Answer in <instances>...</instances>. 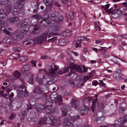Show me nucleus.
I'll list each match as a JSON object with an SVG mask.
<instances>
[{
  "label": "nucleus",
  "mask_w": 127,
  "mask_h": 127,
  "mask_svg": "<svg viewBox=\"0 0 127 127\" xmlns=\"http://www.w3.org/2000/svg\"><path fill=\"white\" fill-rule=\"evenodd\" d=\"M19 30L18 31V32H16V34L15 35H12L11 37L7 39L6 43L8 44H14L17 42V41L21 40L23 37V36L22 34H20L19 32Z\"/></svg>",
  "instance_id": "1"
},
{
  "label": "nucleus",
  "mask_w": 127,
  "mask_h": 127,
  "mask_svg": "<svg viewBox=\"0 0 127 127\" xmlns=\"http://www.w3.org/2000/svg\"><path fill=\"white\" fill-rule=\"evenodd\" d=\"M82 65H78L77 64H74L70 66V68L71 69V72H70V74L71 73L73 72V73H74L75 71H74V69H75L77 71L79 72H82L83 70L81 68Z\"/></svg>",
  "instance_id": "2"
},
{
  "label": "nucleus",
  "mask_w": 127,
  "mask_h": 127,
  "mask_svg": "<svg viewBox=\"0 0 127 127\" xmlns=\"http://www.w3.org/2000/svg\"><path fill=\"white\" fill-rule=\"evenodd\" d=\"M30 67L31 66L30 65L26 64L24 65L22 69L23 74L26 78H28Z\"/></svg>",
  "instance_id": "3"
},
{
  "label": "nucleus",
  "mask_w": 127,
  "mask_h": 127,
  "mask_svg": "<svg viewBox=\"0 0 127 127\" xmlns=\"http://www.w3.org/2000/svg\"><path fill=\"white\" fill-rule=\"evenodd\" d=\"M45 76L43 73L40 74L36 76L35 81L37 82L39 85H41L43 83V79L44 78Z\"/></svg>",
  "instance_id": "4"
},
{
  "label": "nucleus",
  "mask_w": 127,
  "mask_h": 127,
  "mask_svg": "<svg viewBox=\"0 0 127 127\" xmlns=\"http://www.w3.org/2000/svg\"><path fill=\"white\" fill-rule=\"evenodd\" d=\"M106 11L109 12L108 13L109 14H112V16L115 14H117L118 15H120L122 14L121 10L119 9H115L112 10V8H111L107 10Z\"/></svg>",
  "instance_id": "5"
},
{
  "label": "nucleus",
  "mask_w": 127,
  "mask_h": 127,
  "mask_svg": "<svg viewBox=\"0 0 127 127\" xmlns=\"http://www.w3.org/2000/svg\"><path fill=\"white\" fill-rule=\"evenodd\" d=\"M70 104L73 107H74L75 109H78L79 105V101L74 98H72L71 99Z\"/></svg>",
  "instance_id": "6"
},
{
  "label": "nucleus",
  "mask_w": 127,
  "mask_h": 127,
  "mask_svg": "<svg viewBox=\"0 0 127 127\" xmlns=\"http://www.w3.org/2000/svg\"><path fill=\"white\" fill-rule=\"evenodd\" d=\"M66 40L65 38H61L59 40H57L56 43L57 45L60 46H64L66 44Z\"/></svg>",
  "instance_id": "7"
},
{
  "label": "nucleus",
  "mask_w": 127,
  "mask_h": 127,
  "mask_svg": "<svg viewBox=\"0 0 127 127\" xmlns=\"http://www.w3.org/2000/svg\"><path fill=\"white\" fill-rule=\"evenodd\" d=\"M74 73L73 72L70 73L71 74L69 76L70 78L73 80L74 79L75 80L81 81V79L80 76L76 74H74Z\"/></svg>",
  "instance_id": "8"
},
{
  "label": "nucleus",
  "mask_w": 127,
  "mask_h": 127,
  "mask_svg": "<svg viewBox=\"0 0 127 127\" xmlns=\"http://www.w3.org/2000/svg\"><path fill=\"white\" fill-rule=\"evenodd\" d=\"M98 101H97V99H94L92 105L91 107V109L93 112H94L96 107H98Z\"/></svg>",
  "instance_id": "9"
},
{
  "label": "nucleus",
  "mask_w": 127,
  "mask_h": 127,
  "mask_svg": "<svg viewBox=\"0 0 127 127\" xmlns=\"http://www.w3.org/2000/svg\"><path fill=\"white\" fill-rule=\"evenodd\" d=\"M20 76V73L18 71H15L13 73V76H11L12 80H15L19 78Z\"/></svg>",
  "instance_id": "10"
},
{
  "label": "nucleus",
  "mask_w": 127,
  "mask_h": 127,
  "mask_svg": "<svg viewBox=\"0 0 127 127\" xmlns=\"http://www.w3.org/2000/svg\"><path fill=\"white\" fill-rule=\"evenodd\" d=\"M33 40L29 38L25 39L23 42V44L24 45H34Z\"/></svg>",
  "instance_id": "11"
},
{
  "label": "nucleus",
  "mask_w": 127,
  "mask_h": 127,
  "mask_svg": "<svg viewBox=\"0 0 127 127\" xmlns=\"http://www.w3.org/2000/svg\"><path fill=\"white\" fill-rule=\"evenodd\" d=\"M83 40L82 39L80 38L79 37L77 39V41L74 40L73 41V44L75 46L76 48H78L79 47H80L81 43L80 41Z\"/></svg>",
  "instance_id": "12"
},
{
  "label": "nucleus",
  "mask_w": 127,
  "mask_h": 127,
  "mask_svg": "<svg viewBox=\"0 0 127 127\" xmlns=\"http://www.w3.org/2000/svg\"><path fill=\"white\" fill-rule=\"evenodd\" d=\"M33 91L34 93L39 95L42 94L44 92L43 91L41 90L40 87L39 86L35 88Z\"/></svg>",
  "instance_id": "13"
},
{
  "label": "nucleus",
  "mask_w": 127,
  "mask_h": 127,
  "mask_svg": "<svg viewBox=\"0 0 127 127\" xmlns=\"http://www.w3.org/2000/svg\"><path fill=\"white\" fill-rule=\"evenodd\" d=\"M33 40L34 44H41L42 42L40 36L35 37Z\"/></svg>",
  "instance_id": "14"
},
{
  "label": "nucleus",
  "mask_w": 127,
  "mask_h": 127,
  "mask_svg": "<svg viewBox=\"0 0 127 127\" xmlns=\"http://www.w3.org/2000/svg\"><path fill=\"white\" fill-rule=\"evenodd\" d=\"M68 16H69L70 20L71 21L73 20L74 17L73 13L70 11H68L67 14H66V17L67 18V20L68 19Z\"/></svg>",
  "instance_id": "15"
},
{
  "label": "nucleus",
  "mask_w": 127,
  "mask_h": 127,
  "mask_svg": "<svg viewBox=\"0 0 127 127\" xmlns=\"http://www.w3.org/2000/svg\"><path fill=\"white\" fill-rule=\"evenodd\" d=\"M45 109H46V107L44 106L42 103L39 105L38 107L36 108V109L37 110V111L38 112L41 110H44Z\"/></svg>",
  "instance_id": "16"
},
{
  "label": "nucleus",
  "mask_w": 127,
  "mask_h": 127,
  "mask_svg": "<svg viewBox=\"0 0 127 127\" xmlns=\"http://www.w3.org/2000/svg\"><path fill=\"white\" fill-rule=\"evenodd\" d=\"M50 98L52 100H56L57 95L55 92H53L50 95Z\"/></svg>",
  "instance_id": "17"
},
{
  "label": "nucleus",
  "mask_w": 127,
  "mask_h": 127,
  "mask_svg": "<svg viewBox=\"0 0 127 127\" xmlns=\"http://www.w3.org/2000/svg\"><path fill=\"white\" fill-rule=\"evenodd\" d=\"M94 73L95 72H92L89 73V75L85 76L84 77V80H83L84 82H86L89 79L92 77Z\"/></svg>",
  "instance_id": "18"
},
{
  "label": "nucleus",
  "mask_w": 127,
  "mask_h": 127,
  "mask_svg": "<svg viewBox=\"0 0 127 127\" xmlns=\"http://www.w3.org/2000/svg\"><path fill=\"white\" fill-rule=\"evenodd\" d=\"M69 69L68 68H64L58 71V74L60 75L63 73L67 72L69 71Z\"/></svg>",
  "instance_id": "19"
},
{
  "label": "nucleus",
  "mask_w": 127,
  "mask_h": 127,
  "mask_svg": "<svg viewBox=\"0 0 127 127\" xmlns=\"http://www.w3.org/2000/svg\"><path fill=\"white\" fill-rule=\"evenodd\" d=\"M6 16V13H5L4 10L1 9L0 10V18L2 19L5 17Z\"/></svg>",
  "instance_id": "20"
},
{
  "label": "nucleus",
  "mask_w": 127,
  "mask_h": 127,
  "mask_svg": "<svg viewBox=\"0 0 127 127\" xmlns=\"http://www.w3.org/2000/svg\"><path fill=\"white\" fill-rule=\"evenodd\" d=\"M32 18L35 19L37 20H40L42 18L41 16L37 14L32 15Z\"/></svg>",
  "instance_id": "21"
},
{
  "label": "nucleus",
  "mask_w": 127,
  "mask_h": 127,
  "mask_svg": "<svg viewBox=\"0 0 127 127\" xmlns=\"http://www.w3.org/2000/svg\"><path fill=\"white\" fill-rule=\"evenodd\" d=\"M47 34L46 33H44L41 34L40 36L43 42V41H46L47 40Z\"/></svg>",
  "instance_id": "22"
},
{
  "label": "nucleus",
  "mask_w": 127,
  "mask_h": 127,
  "mask_svg": "<svg viewBox=\"0 0 127 127\" xmlns=\"http://www.w3.org/2000/svg\"><path fill=\"white\" fill-rule=\"evenodd\" d=\"M61 109L63 115V116H66V109L65 107L64 106H62L61 108Z\"/></svg>",
  "instance_id": "23"
},
{
  "label": "nucleus",
  "mask_w": 127,
  "mask_h": 127,
  "mask_svg": "<svg viewBox=\"0 0 127 127\" xmlns=\"http://www.w3.org/2000/svg\"><path fill=\"white\" fill-rule=\"evenodd\" d=\"M64 122L67 126H70L71 124L70 120L68 119H65L64 120Z\"/></svg>",
  "instance_id": "24"
},
{
  "label": "nucleus",
  "mask_w": 127,
  "mask_h": 127,
  "mask_svg": "<svg viewBox=\"0 0 127 127\" xmlns=\"http://www.w3.org/2000/svg\"><path fill=\"white\" fill-rule=\"evenodd\" d=\"M56 17L55 14L54 13H52L51 16V18L52 19V23L54 24H55V23H54V22L56 19Z\"/></svg>",
  "instance_id": "25"
},
{
  "label": "nucleus",
  "mask_w": 127,
  "mask_h": 127,
  "mask_svg": "<svg viewBox=\"0 0 127 127\" xmlns=\"http://www.w3.org/2000/svg\"><path fill=\"white\" fill-rule=\"evenodd\" d=\"M63 17L62 16H60L58 19H57L56 18V19L54 23H55L56 24L57 23H59L61 22L63 20Z\"/></svg>",
  "instance_id": "26"
},
{
  "label": "nucleus",
  "mask_w": 127,
  "mask_h": 127,
  "mask_svg": "<svg viewBox=\"0 0 127 127\" xmlns=\"http://www.w3.org/2000/svg\"><path fill=\"white\" fill-rule=\"evenodd\" d=\"M79 109L81 110L80 111V113L82 115H86L87 113V112L86 110L84 109H83V108L82 107H78Z\"/></svg>",
  "instance_id": "27"
},
{
  "label": "nucleus",
  "mask_w": 127,
  "mask_h": 127,
  "mask_svg": "<svg viewBox=\"0 0 127 127\" xmlns=\"http://www.w3.org/2000/svg\"><path fill=\"white\" fill-rule=\"evenodd\" d=\"M82 101L83 104L85 106L87 107L89 105V102L88 101V100L85 98L83 99Z\"/></svg>",
  "instance_id": "28"
},
{
  "label": "nucleus",
  "mask_w": 127,
  "mask_h": 127,
  "mask_svg": "<svg viewBox=\"0 0 127 127\" xmlns=\"http://www.w3.org/2000/svg\"><path fill=\"white\" fill-rule=\"evenodd\" d=\"M45 100H46L45 102V104L47 106L49 107L50 105H52V102L48 100V99H45Z\"/></svg>",
  "instance_id": "29"
},
{
  "label": "nucleus",
  "mask_w": 127,
  "mask_h": 127,
  "mask_svg": "<svg viewBox=\"0 0 127 127\" xmlns=\"http://www.w3.org/2000/svg\"><path fill=\"white\" fill-rule=\"evenodd\" d=\"M20 80L22 82L23 84H22L20 86V88L23 89H25V90H26V87L25 86V84L24 83V81L23 80L20 79Z\"/></svg>",
  "instance_id": "30"
},
{
  "label": "nucleus",
  "mask_w": 127,
  "mask_h": 127,
  "mask_svg": "<svg viewBox=\"0 0 127 127\" xmlns=\"http://www.w3.org/2000/svg\"><path fill=\"white\" fill-rule=\"evenodd\" d=\"M80 118V116L78 115L72 116L71 117V119L72 121H75L77 120Z\"/></svg>",
  "instance_id": "31"
},
{
  "label": "nucleus",
  "mask_w": 127,
  "mask_h": 127,
  "mask_svg": "<svg viewBox=\"0 0 127 127\" xmlns=\"http://www.w3.org/2000/svg\"><path fill=\"white\" fill-rule=\"evenodd\" d=\"M8 0H0V3L2 5H6L8 2Z\"/></svg>",
  "instance_id": "32"
},
{
  "label": "nucleus",
  "mask_w": 127,
  "mask_h": 127,
  "mask_svg": "<svg viewBox=\"0 0 127 127\" xmlns=\"http://www.w3.org/2000/svg\"><path fill=\"white\" fill-rule=\"evenodd\" d=\"M19 19L17 17H15L13 18H11L9 20L11 22L13 23L15 21H18Z\"/></svg>",
  "instance_id": "33"
},
{
  "label": "nucleus",
  "mask_w": 127,
  "mask_h": 127,
  "mask_svg": "<svg viewBox=\"0 0 127 127\" xmlns=\"http://www.w3.org/2000/svg\"><path fill=\"white\" fill-rule=\"evenodd\" d=\"M28 58L27 56H23L19 58V60L22 62H24Z\"/></svg>",
  "instance_id": "34"
},
{
  "label": "nucleus",
  "mask_w": 127,
  "mask_h": 127,
  "mask_svg": "<svg viewBox=\"0 0 127 127\" xmlns=\"http://www.w3.org/2000/svg\"><path fill=\"white\" fill-rule=\"evenodd\" d=\"M56 73L54 71L53 68H51L49 69V74L51 76L55 74Z\"/></svg>",
  "instance_id": "35"
},
{
  "label": "nucleus",
  "mask_w": 127,
  "mask_h": 127,
  "mask_svg": "<svg viewBox=\"0 0 127 127\" xmlns=\"http://www.w3.org/2000/svg\"><path fill=\"white\" fill-rule=\"evenodd\" d=\"M45 119L44 118H42L40 121L39 123V125H42L44 124L45 123Z\"/></svg>",
  "instance_id": "36"
},
{
  "label": "nucleus",
  "mask_w": 127,
  "mask_h": 127,
  "mask_svg": "<svg viewBox=\"0 0 127 127\" xmlns=\"http://www.w3.org/2000/svg\"><path fill=\"white\" fill-rule=\"evenodd\" d=\"M93 118H94V120L95 121L97 122L98 120H99L100 118H98L97 117V116L96 113H95L94 114L93 116Z\"/></svg>",
  "instance_id": "37"
},
{
  "label": "nucleus",
  "mask_w": 127,
  "mask_h": 127,
  "mask_svg": "<svg viewBox=\"0 0 127 127\" xmlns=\"http://www.w3.org/2000/svg\"><path fill=\"white\" fill-rule=\"evenodd\" d=\"M11 6L7 5L5 7V9L7 13H9L11 10Z\"/></svg>",
  "instance_id": "38"
},
{
  "label": "nucleus",
  "mask_w": 127,
  "mask_h": 127,
  "mask_svg": "<svg viewBox=\"0 0 127 127\" xmlns=\"http://www.w3.org/2000/svg\"><path fill=\"white\" fill-rule=\"evenodd\" d=\"M60 28V27L59 26H56L54 27L53 29V31L56 32L59 30Z\"/></svg>",
  "instance_id": "39"
},
{
  "label": "nucleus",
  "mask_w": 127,
  "mask_h": 127,
  "mask_svg": "<svg viewBox=\"0 0 127 127\" xmlns=\"http://www.w3.org/2000/svg\"><path fill=\"white\" fill-rule=\"evenodd\" d=\"M21 26L22 27H24V28L28 27V23L26 22H24L22 24Z\"/></svg>",
  "instance_id": "40"
},
{
  "label": "nucleus",
  "mask_w": 127,
  "mask_h": 127,
  "mask_svg": "<svg viewBox=\"0 0 127 127\" xmlns=\"http://www.w3.org/2000/svg\"><path fill=\"white\" fill-rule=\"evenodd\" d=\"M58 34L56 33H54L53 32H51L49 33L48 34V36L49 37H50L51 36H54L57 35H58Z\"/></svg>",
  "instance_id": "41"
},
{
  "label": "nucleus",
  "mask_w": 127,
  "mask_h": 127,
  "mask_svg": "<svg viewBox=\"0 0 127 127\" xmlns=\"http://www.w3.org/2000/svg\"><path fill=\"white\" fill-rule=\"evenodd\" d=\"M62 33L63 35L65 36H66L67 35H68L69 33V31L68 30H66L65 31H64Z\"/></svg>",
  "instance_id": "42"
},
{
  "label": "nucleus",
  "mask_w": 127,
  "mask_h": 127,
  "mask_svg": "<svg viewBox=\"0 0 127 127\" xmlns=\"http://www.w3.org/2000/svg\"><path fill=\"white\" fill-rule=\"evenodd\" d=\"M124 118V117H120V119L118 120L119 123L120 124L121 123H122L123 122H124L125 121V120H123Z\"/></svg>",
  "instance_id": "43"
},
{
  "label": "nucleus",
  "mask_w": 127,
  "mask_h": 127,
  "mask_svg": "<svg viewBox=\"0 0 127 127\" xmlns=\"http://www.w3.org/2000/svg\"><path fill=\"white\" fill-rule=\"evenodd\" d=\"M57 37H53L51 38V39H48L47 41L49 42H54V41L56 39H57Z\"/></svg>",
  "instance_id": "44"
},
{
  "label": "nucleus",
  "mask_w": 127,
  "mask_h": 127,
  "mask_svg": "<svg viewBox=\"0 0 127 127\" xmlns=\"http://www.w3.org/2000/svg\"><path fill=\"white\" fill-rule=\"evenodd\" d=\"M23 92V90H20L18 92L17 96L19 97H21L22 95V93Z\"/></svg>",
  "instance_id": "45"
},
{
  "label": "nucleus",
  "mask_w": 127,
  "mask_h": 127,
  "mask_svg": "<svg viewBox=\"0 0 127 127\" xmlns=\"http://www.w3.org/2000/svg\"><path fill=\"white\" fill-rule=\"evenodd\" d=\"M24 96L27 97L29 95V93L26 90L24 91Z\"/></svg>",
  "instance_id": "46"
},
{
  "label": "nucleus",
  "mask_w": 127,
  "mask_h": 127,
  "mask_svg": "<svg viewBox=\"0 0 127 127\" xmlns=\"http://www.w3.org/2000/svg\"><path fill=\"white\" fill-rule=\"evenodd\" d=\"M63 101L62 97L60 95H58L56 101Z\"/></svg>",
  "instance_id": "47"
},
{
  "label": "nucleus",
  "mask_w": 127,
  "mask_h": 127,
  "mask_svg": "<svg viewBox=\"0 0 127 127\" xmlns=\"http://www.w3.org/2000/svg\"><path fill=\"white\" fill-rule=\"evenodd\" d=\"M69 82L70 84L72 87H74L75 85V83L74 81L72 80H69Z\"/></svg>",
  "instance_id": "48"
},
{
  "label": "nucleus",
  "mask_w": 127,
  "mask_h": 127,
  "mask_svg": "<svg viewBox=\"0 0 127 127\" xmlns=\"http://www.w3.org/2000/svg\"><path fill=\"white\" fill-rule=\"evenodd\" d=\"M98 107L100 109H102L103 108L104 106L103 103H101L100 105H99V103H98V105H97Z\"/></svg>",
  "instance_id": "49"
},
{
  "label": "nucleus",
  "mask_w": 127,
  "mask_h": 127,
  "mask_svg": "<svg viewBox=\"0 0 127 127\" xmlns=\"http://www.w3.org/2000/svg\"><path fill=\"white\" fill-rule=\"evenodd\" d=\"M80 81H78L77 82V84L76 85V86L78 87H80L81 86L83 85V84L82 83H80Z\"/></svg>",
  "instance_id": "50"
},
{
  "label": "nucleus",
  "mask_w": 127,
  "mask_h": 127,
  "mask_svg": "<svg viewBox=\"0 0 127 127\" xmlns=\"http://www.w3.org/2000/svg\"><path fill=\"white\" fill-rule=\"evenodd\" d=\"M43 1L45 4L47 6L50 4L48 0H43Z\"/></svg>",
  "instance_id": "51"
},
{
  "label": "nucleus",
  "mask_w": 127,
  "mask_h": 127,
  "mask_svg": "<svg viewBox=\"0 0 127 127\" xmlns=\"http://www.w3.org/2000/svg\"><path fill=\"white\" fill-rule=\"evenodd\" d=\"M109 4H107L104 6H102V7L105 10L108 8L109 7Z\"/></svg>",
  "instance_id": "52"
},
{
  "label": "nucleus",
  "mask_w": 127,
  "mask_h": 127,
  "mask_svg": "<svg viewBox=\"0 0 127 127\" xmlns=\"http://www.w3.org/2000/svg\"><path fill=\"white\" fill-rule=\"evenodd\" d=\"M29 102L32 105L33 103H35V99L32 98H31L29 100Z\"/></svg>",
  "instance_id": "53"
},
{
  "label": "nucleus",
  "mask_w": 127,
  "mask_h": 127,
  "mask_svg": "<svg viewBox=\"0 0 127 127\" xmlns=\"http://www.w3.org/2000/svg\"><path fill=\"white\" fill-rule=\"evenodd\" d=\"M15 115L14 113H12L9 117V119L10 120H12L13 117H15Z\"/></svg>",
  "instance_id": "54"
},
{
  "label": "nucleus",
  "mask_w": 127,
  "mask_h": 127,
  "mask_svg": "<svg viewBox=\"0 0 127 127\" xmlns=\"http://www.w3.org/2000/svg\"><path fill=\"white\" fill-rule=\"evenodd\" d=\"M54 4L55 5L58 7H59L61 6V5L59 3L56 1L54 2Z\"/></svg>",
  "instance_id": "55"
},
{
  "label": "nucleus",
  "mask_w": 127,
  "mask_h": 127,
  "mask_svg": "<svg viewBox=\"0 0 127 127\" xmlns=\"http://www.w3.org/2000/svg\"><path fill=\"white\" fill-rule=\"evenodd\" d=\"M4 32L5 33L7 34L10 35L11 33V32L7 29L4 30Z\"/></svg>",
  "instance_id": "56"
},
{
  "label": "nucleus",
  "mask_w": 127,
  "mask_h": 127,
  "mask_svg": "<svg viewBox=\"0 0 127 127\" xmlns=\"http://www.w3.org/2000/svg\"><path fill=\"white\" fill-rule=\"evenodd\" d=\"M13 57L14 59L16 60H17L19 58H20L19 56L17 54H15L13 56Z\"/></svg>",
  "instance_id": "57"
},
{
  "label": "nucleus",
  "mask_w": 127,
  "mask_h": 127,
  "mask_svg": "<svg viewBox=\"0 0 127 127\" xmlns=\"http://www.w3.org/2000/svg\"><path fill=\"white\" fill-rule=\"evenodd\" d=\"M100 43V45H102L103 44V43L100 40H96L95 41V43L96 44Z\"/></svg>",
  "instance_id": "58"
},
{
  "label": "nucleus",
  "mask_w": 127,
  "mask_h": 127,
  "mask_svg": "<svg viewBox=\"0 0 127 127\" xmlns=\"http://www.w3.org/2000/svg\"><path fill=\"white\" fill-rule=\"evenodd\" d=\"M103 48H105V47H100V48L99 49V50L100 51H101L103 52H106V51L105 50L103 49Z\"/></svg>",
  "instance_id": "59"
},
{
  "label": "nucleus",
  "mask_w": 127,
  "mask_h": 127,
  "mask_svg": "<svg viewBox=\"0 0 127 127\" xmlns=\"http://www.w3.org/2000/svg\"><path fill=\"white\" fill-rule=\"evenodd\" d=\"M86 99L88 100V101L90 102V101L92 100V99L90 97H85Z\"/></svg>",
  "instance_id": "60"
},
{
  "label": "nucleus",
  "mask_w": 127,
  "mask_h": 127,
  "mask_svg": "<svg viewBox=\"0 0 127 127\" xmlns=\"http://www.w3.org/2000/svg\"><path fill=\"white\" fill-rule=\"evenodd\" d=\"M119 77H118V78L120 79H123L124 78V75L122 74H121V75H119Z\"/></svg>",
  "instance_id": "61"
},
{
  "label": "nucleus",
  "mask_w": 127,
  "mask_h": 127,
  "mask_svg": "<svg viewBox=\"0 0 127 127\" xmlns=\"http://www.w3.org/2000/svg\"><path fill=\"white\" fill-rule=\"evenodd\" d=\"M36 61H32L31 62L32 64V66H36Z\"/></svg>",
  "instance_id": "62"
},
{
  "label": "nucleus",
  "mask_w": 127,
  "mask_h": 127,
  "mask_svg": "<svg viewBox=\"0 0 127 127\" xmlns=\"http://www.w3.org/2000/svg\"><path fill=\"white\" fill-rule=\"evenodd\" d=\"M34 32L37 31L38 29V27L37 26H35L33 27V28Z\"/></svg>",
  "instance_id": "63"
},
{
  "label": "nucleus",
  "mask_w": 127,
  "mask_h": 127,
  "mask_svg": "<svg viewBox=\"0 0 127 127\" xmlns=\"http://www.w3.org/2000/svg\"><path fill=\"white\" fill-rule=\"evenodd\" d=\"M81 59L83 61H85L86 60V59L85 57L83 55H81L80 56Z\"/></svg>",
  "instance_id": "64"
}]
</instances>
